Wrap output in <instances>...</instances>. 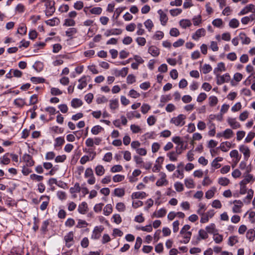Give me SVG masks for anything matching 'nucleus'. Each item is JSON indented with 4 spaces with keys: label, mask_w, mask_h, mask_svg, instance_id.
I'll list each match as a JSON object with an SVG mask.
<instances>
[{
    "label": "nucleus",
    "mask_w": 255,
    "mask_h": 255,
    "mask_svg": "<svg viewBox=\"0 0 255 255\" xmlns=\"http://www.w3.org/2000/svg\"><path fill=\"white\" fill-rule=\"evenodd\" d=\"M42 2L44 3L45 7V13L47 16L52 15L55 10L54 6L55 2L54 0H42Z\"/></svg>",
    "instance_id": "nucleus-1"
},
{
    "label": "nucleus",
    "mask_w": 255,
    "mask_h": 255,
    "mask_svg": "<svg viewBox=\"0 0 255 255\" xmlns=\"http://www.w3.org/2000/svg\"><path fill=\"white\" fill-rule=\"evenodd\" d=\"M186 117L183 114H180L177 117L171 119L170 123L176 127H182L185 124Z\"/></svg>",
    "instance_id": "nucleus-2"
},
{
    "label": "nucleus",
    "mask_w": 255,
    "mask_h": 255,
    "mask_svg": "<svg viewBox=\"0 0 255 255\" xmlns=\"http://www.w3.org/2000/svg\"><path fill=\"white\" fill-rule=\"evenodd\" d=\"M217 84L218 85H221L225 82H228L230 80V76L228 73H226L222 76H219L217 74Z\"/></svg>",
    "instance_id": "nucleus-3"
},
{
    "label": "nucleus",
    "mask_w": 255,
    "mask_h": 255,
    "mask_svg": "<svg viewBox=\"0 0 255 255\" xmlns=\"http://www.w3.org/2000/svg\"><path fill=\"white\" fill-rule=\"evenodd\" d=\"M249 12H252L253 13H255V5L253 4H250L247 5L246 7H245L239 13V15H245L249 13Z\"/></svg>",
    "instance_id": "nucleus-4"
},
{
    "label": "nucleus",
    "mask_w": 255,
    "mask_h": 255,
    "mask_svg": "<svg viewBox=\"0 0 255 255\" xmlns=\"http://www.w3.org/2000/svg\"><path fill=\"white\" fill-rule=\"evenodd\" d=\"M103 230L104 228L102 226L95 227L93 231L92 238L94 239H98L100 237L101 234L103 232Z\"/></svg>",
    "instance_id": "nucleus-5"
},
{
    "label": "nucleus",
    "mask_w": 255,
    "mask_h": 255,
    "mask_svg": "<svg viewBox=\"0 0 255 255\" xmlns=\"http://www.w3.org/2000/svg\"><path fill=\"white\" fill-rule=\"evenodd\" d=\"M159 175L160 177V178L157 181L156 183V186H162L164 184H167L168 181L166 179V174L164 172H160Z\"/></svg>",
    "instance_id": "nucleus-6"
},
{
    "label": "nucleus",
    "mask_w": 255,
    "mask_h": 255,
    "mask_svg": "<svg viewBox=\"0 0 255 255\" xmlns=\"http://www.w3.org/2000/svg\"><path fill=\"white\" fill-rule=\"evenodd\" d=\"M22 159L23 161L26 163L27 166H32L34 164V161L32 159V156L28 154L25 153L23 154Z\"/></svg>",
    "instance_id": "nucleus-7"
},
{
    "label": "nucleus",
    "mask_w": 255,
    "mask_h": 255,
    "mask_svg": "<svg viewBox=\"0 0 255 255\" xmlns=\"http://www.w3.org/2000/svg\"><path fill=\"white\" fill-rule=\"evenodd\" d=\"M206 34V30L204 28H202L198 29L195 33H194L192 38L195 40H197L199 38L204 36Z\"/></svg>",
    "instance_id": "nucleus-8"
},
{
    "label": "nucleus",
    "mask_w": 255,
    "mask_h": 255,
    "mask_svg": "<svg viewBox=\"0 0 255 255\" xmlns=\"http://www.w3.org/2000/svg\"><path fill=\"white\" fill-rule=\"evenodd\" d=\"M207 232L205 231L203 229H201L199 231V237L197 238V241L196 242H193V244L194 245H197L199 243V241L200 240V239H206L208 237V235L207 234Z\"/></svg>",
    "instance_id": "nucleus-9"
},
{
    "label": "nucleus",
    "mask_w": 255,
    "mask_h": 255,
    "mask_svg": "<svg viewBox=\"0 0 255 255\" xmlns=\"http://www.w3.org/2000/svg\"><path fill=\"white\" fill-rule=\"evenodd\" d=\"M73 237L74 235L73 232H70L65 238L66 246L68 248H70L72 245H73L74 243Z\"/></svg>",
    "instance_id": "nucleus-10"
},
{
    "label": "nucleus",
    "mask_w": 255,
    "mask_h": 255,
    "mask_svg": "<svg viewBox=\"0 0 255 255\" xmlns=\"http://www.w3.org/2000/svg\"><path fill=\"white\" fill-rule=\"evenodd\" d=\"M239 150L243 153L245 156V159L246 160H248L250 156V150L249 147L244 145H242L240 146Z\"/></svg>",
    "instance_id": "nucleus-11"
},
{
    "label": "nucleus",
    "mask_w": 255,
    "mask_h": 255,
    "mask_svg": "<svg viewBox=\"0 0 255 255\" xmlns=\"http://www.w3.org/2000/svg\"><path fill=\"white\" fill-rule=\"evenodd\" d=\"M233 203L235 204L233 208V211L234 213H240L241 210V208L243 206V203L241 200H236L234 201Z\"/></svg>",
    "instance_id": "nucleus-12"
},
{
    "label": "nucleus",
    "mask_w": 255,
    "mask_h": 255,
    "mask_svg": "<svg viewBox=\"0 0 255 255\" xmlns=\"http://www.w3.org/2000/svg\"><path fill=\"white\" fill-rule=\"evenodd\" d=\"M87 78L90 79V77L89 76H83L81 79L79 80V82L80 83L79 85L78 86V88L79 89L82 90L84 88L86 87L87 83Z\"/></svg>",
    "instance_id": "nucleus-13"
},
{
    "label": "nucleus",
    "mask_w": 255,
    "mask_h": 255,
    "mask_svg": "<svg viewBox=\"0 0 255 255\" xmlns=\"http://www.w3.org/2000/svg\"><path fill=\"white\" fill-rule=\"evenodd\" d=\"M77 32V29L75 28L72 27L68 28L65 31L66 36L68 37L67 41H68L70 39L73 38V36L75 35Z\"/></svg>",
    "instance_id": "nucleus-14"
},
{
    "label": "nucleus",
    "mask_w": 255,
    "mask_h": 255,
    "mask_svg": "<svg viewBox=\"0 0 255 255\" xmlns=\"http://www.w3.org/2000/svg\"><path fill=\"white\" fill-rule=\"evenodd\" d=\"M148 52L153 57H157L160 53L159 49L156 46L152 45L148 48Z\"/></svg>",
    "instance_id": "nucleus-15"
},
{
    "label": "nucleus",
    "mask_w": 255,
    "mask_h": 255,
    "mask_svg": "<svg viewBox=\"0 0 255 255\" xmlns=\"http://www.w3.org/2000/svg\"><path fill=\"white\" fill-rule=\"evenodd\" d=\"M157 12L160 15V20L161 21V24L162 25H165L168 21V17L167 15L164 13L161 9L158 10Z\"/></svg>",
    "instance_id": "nucleus-16"
},
{
    "label": "nucleus",
    "mask_w": 255,
    "mask_h": 255,
    "mask_svg": "<svg viewBox=\"0 0 255 255\" xmlns=\"http://www.w3.org/2000/svg\"><path fill=\"white\" fill-rule=\"evenodd\" d=\"M243 44H249L251 42V39L244 32H241L239 35Z\"/></svg>",
    "instance_id": "nucleus-17"
},
{
    "label": "nucleus",
    "mask_w": 255,
    "mask_h": 255,
    "mask_svg": "<svg viewBox=\"0 0 255 255\" xmlns=\"http://www.w3.org/2000/svg\"><path fill=\"white\" fill-rule=\"evenodd\" d=\"M122 32V30L121 29H112L107 30V31L105 33V35L106 36H109L111 35H119L121 34Z\"/></svg>",
    "instance_id": "nucleus-18"
},
{
    "label": "nucleus",
    "mask_w": 255,
    "mask_h": 255,
    "mask_svg": "<svg viewBox=\"0 0 255 255\" xmlns=\"http://www.w3.org/2000/svg\"><path fill=\"white\" fill-rule=\"evenodd\" d=\"M228 122L234 129L239 128L241 127L240 123L237 122L235 119L229 118L228 119Z\"/></svg>",
    "instance_id": "nucleus-19"
},
{
    "label": "nucleus",
    "mask_w": 255,
    "mask_h": 255,
    "mask_svg": "<svg viewBox=\"0 0 255 255\" xmlns=\"http://www.w3.org/2000/svg\"><path fill=\"white\" fill-rule=\"evenodd\" d=\"M230 155L234 159H236V162H239L241 158V155H240L237 150H233L230 152Z\"/></svg>",
    "instance_id": "nucleus-20"
},
{
    "label": "nucleus",
    "mask_w": 255,
    "mask_h": 255,
    "mask_svg": "<svg viewBox=\"0 0 255 255\" xmlns=\"http://www.w3.org/2000/svg\"><path fill=\"white\" fill-rule=\"evenodd\" d=\"M87 209L88 206L87 203L85 202H83L79 205L78 210L80 213L85 214L87 211Z\"/></svg>",
    "instance_id": "nucleus-21"
},
{
    "label": "nucleus",
    "mask_w": 255,
    "mask_h": 255,
    "mask_svg": "<svg viewBox=\"0 0 255 255\" xmlns=\"http://www.w3.org/2000/svg\"><path fill=\"white\" fill-rule=\"evenodd\" d=\"M180 235L183 238L184 240L181 241V243L187 244L188 243L191 238L192 233L191 232H187V233H184L183 234H180Z\"/></svg>",
    "instance_id": "nucleus-22"
},
{
    "label": "nucleus",
    "mask_w": 255,
    "mask_h": 255,
    "mask_svg": "<svg viewBox=\"0 0 255 255\" xmlns=\"http://www.w3.org/2000/svg\"><path fill=\"white\" fill-rule=\"evenodd\" d=\"M95 173L97 175L101 176L104 174L105 169L104 166L102 165H98L95 168Z\"/></svg>",
    "instance_id": "nucleus-23"
},
{
    "label": "nucleus",
    "mask_w": 255,
    "mask_h": 255,
    "mask_svg": "<svg viewBox=\"0 0 255 255\" xmlns=\"http://www.w3.org/2000/svg\"><path fill=\"white\" fill-rule=\"evenodd\" d=\"M10 161L8 153H5L0 158V163L4 165L8 164Z\"/></svg>",
    "instance_id": "nucleus-24"
},
{
    "label": "nucleus",
    "mask_w": 255,
    "mask_h": 255,
    "mask_svg": "<svg viewBox=\"0 0 255 255\" xmlns=\"http://www.w3.org/2000/svg\"><path fill=\"white\" fill-rule=\"evenodd\" d=\"M226 70V68L225 66V64L223 62H220L218 64L217 67L214 69V73L215 74H218V73L219 72L225 71Z\"/></svg>",
    "instance_id": "nucleus-25"
},
{
    "label": "nucleus",
    "mask_w": 255,
    "mask_h": 255,
    "mask_svg": "<svg viewBox=\"0 0 255 255\" xmlns=\"http://www.w3.org/2000/svg\"><path fill=\"white\" fill-rule=\"evenodd\" d=\"M231 146V143L228 141L223 142L221 143L220 148L224 152H227Z\"/></svg>",
    "instance_id": "nucleus-26"
},
{
    "label": "nucleus",
    "mask_w": 255,
    "mask_h": 255,
    "mask_svg": "<svg viewBox=\"0 0 255 255\" xmlns=\"http://www.w3.org/2000/svg\"><path fill=\"white\" fill-rule=\"evenodd\" d=\"M146 196V193L144 192H134L131 195L132 199H143Z\"/></svg>",
    "instance_id": "nucleus-27"
},
{
    "label": "nucleus",
    "mask_w": 255,
    "mask_h": 255,
    "mask_svg": "<svg viewBox=\"0 0 255 255\" xmlns=\"http://www.w3.org/2000/svg\"><path fill=\"white\" fill-rule=\"evenodd\" d=\"M83 104L82 100L79 99H74L71 101V105L75 108H78L81 106Z\"/></svg>",
    "instance_id": "nucleus-28"
},
{
    "label": "nucleus",
    "mask_w": 255,
    "mask_h": 255,
    "mask_svg": "<svg viewBox=\"0 0 255 255\" xmlns=\"http://www.w3.org/2000/svg\"><path fill=\"white\" fill-rule=\"evenodd\" d=\"M247 238L251 241L252 242L255 238V231L253 229L249 230L246 235Z\"/></svg>",
    "instance_id": "nucleus-29"
},
{
    "label": "nucleus",
    "mask_w": 255,
    "mask_h": 255,
    "mask_svg": "<svg viewBox=\"0 0 255 255\" xmlns=\"http://www.w3.org/2000/svg\"><path fill=\"white\" fill-rule=\"evenodd\" d=\"M180 25L183 28L190 27L191 25V21L188 19H182L179 22Z\"/></svg>",
    "instance_id": "nucleus-30"
},
{
    "label": "nucleus",
    "mask_w": 255,
    "mask_h": 255,
    "mask_svg": "<svg viewBox=\"0 0 255 255\" xmlns=\"http://www.w3.org/2000/svg\"><path fill=\"white\" fill-rule=\"evenodd\" d=\"M216 191L215 187H212L211 189L208 190L205 193V197L207 199L212 198L215 194Z\"/></svg>",
    "instance_id": "nucleus-31"
},
{
    "label": "nucleus",
    "mask_w": 255,
    "mask_h": 255,
    "mask_svg": "<svg viewBox=\"0 0 255 255\" xmlns=\"http://www.w3.org/2000/svg\"><path fill=\"white\" fill-rule=\"evenodd\" d=\"M104 214L109 216L113 211V207L111 204H107L104 208Z\"/></svg>",
    "instance_id": "nucleus-32"
},
{
    "label": "nucleus",
    "mask_w": 255,
    "mask_h": 255,
    "mask_svg": "<svg viewBox=\"0 0 255 255\" xmlns=\"http://www.w3.org/2000/svg\"><path fill=\"white\" fill-rule=\"evenodd\" d=\"M110 107L111 110H114L118 108L119 101L118 99L110 100Z\"/></svg>",
    "instance_id": "nucleus-33"
},
{
    "label": "nucleus",
    "mask_w": 255,
    "mask_h": 255,
    "mask_svg": "<svg viewBox=\"0 0 255 255\" xmlns=\"http://www.w3.org/2000/svg\"><path fill=\"white\" fill-rule=\"evenodd\" d=\"M218 183L222 186H227L230 183V180L226 177H221L218 179Z\"/></svg>",
    "instance_id": "nucleus-34"
},
{
    "label": "nucleus",
    "mask_w": 255,
    "mask_h": 255,
    "mask_svg": "<svg viewBox=\"0 0 255 255\" xmlns=\"http://www.w3.org/2000/svg\"><path fill=\"white\" fill-rule=\"evenodd\" d=\"M128 68L124 67L121 70L118 71L116 72V76H121L123 77H125L128 73Z\"/></svg>",
    "instance_id": "nucleus-35"
},
{
    "label": "nucleus",
    "mask_w": 255,
    "mask_h": 255,
    "mask_svg": "<svg viewBox=\"0 0 255 255\" xmlns=\"http://www.w3.org/2000/svg\"><path fill=\"white\" fill-rule=\"evenodd\" d=\"M218 100L216 96H212L209 98V104L211 107L216 106L218 103Z\"/></svg>",
    "instance_id": "nucleus-36"
},
{
    "label": "nucleus",
    "mask_w": 255,
    "mask_h": 255,
    "mask_svg": "<svg viewBox=\"0 0 255 255\" xmlns=\"http://www.w3.org/2000/svg\"><path fill=\"white\" fill-rule=\"evenodd\" d=\"M254 195V191L252 189H250L249 190L248 192V195L244 199V202L247 203H250V201L253 197Z\"/></svg>",
    "instance_id": "nucleus-37"
},
{
    "label": "nucleus",
    "mask_w": 255,
    "mask_h": 255,
    "mask_svg": "<svg viewBox=\"0 0 255 255\" xmlns=\"http://www.w3.org/2000/svg\"><path fill=\"white\" fill-rule=\"evenodd\" d=\"M223 133H224V137L226 139H229V138H231L234 134L233 131H232V130H231L230 128L226 129L223 132Z\"/></svg>",
    "instance_id": "nucleus-38"
},
{
    "label": "nucleus",
    "mask_w": 255,
    "mask_h": 255,
    "mask_svg": "<svg viewBox=\"0 0 255 255\" xmlns=\"http://www.w3.org/2000/svg\"><path fill=\"white\" fill-rule=\"evenodd\" d=\"M30 178L33 181L40 182L43 180L44 177L36 174H32L30 175Z\"/></svg>",
    "instance_id": "nucleus-39"
},
{
    "label": "nucleus",
    "mask_w": 255,
    "mask_h": 255,
    "mask_svg": "<svg viewBox=\"0 0 255 255\" xmlns=\"http://www.w3.org/2000/svg\"><path fill=\"white\" fill-rule=\"evenodd\" d=\"M229 25L230 27L235 28L239 26V21L236 18H233L230 21Z\"/></svg>",
    "instance_id": "nucleus-40"
},
{
    "label": "nucleus",
    "mask_w": 255,
    "mask_h": 255,
    "mask_svg": "<svg viewBox=\"0 0 255 255\" xmlns=\"http://www.w3.org/2000/svg\"><path fill=\"white\" fill-rule=\"evenodd\" d=\"M103 129V128L100 126H95L94 127H93L91 129V132L94 135H97L99 133H100Z\"/></svg>",
    "instance_id": "nucleus-41"
},
{
    "label": "nucleus",
    "mask_w": 255,
    "mask_h": 255,
    "mask_svg": "<svg viewBox=\"0 0 255 255\" xmlns=\"http://www.w3.org/2000/svg\"><path fill=\"white\" fill-rule=\"evenodd\" d=\"M14 104L17 107H22L25 104V102L24 99L17 98L14 101Z\"/></svg>",
    "instance_id": "nucleus-42"
},
{
    "label": "nucleus",
    "mask_w": 255,
    "mask_h": 255,
    "mask_svg": "<svg viewBox=\"0 0 255 255\" xmlns=\"http://www.w3.org/2000/svg\"><path fill=\"white\" fill-rule=\"evenodd\" d=\"M185 185L188 188H193L194 187V184L193 179H185Z\"/></svg>",
    "instance_id": "nucleus-43"
},
{
    "label": "nucleus",
    "mask_w": 255,
    "mask_h": 255,
    "mask_svg": "<svg viewBox=\"0 0 255 255\" xmlns=\"http://www.w3.org/2000/svg\"><path fill=\"white\" fill-rule=\"evenodd\" d=\"M31 81L34 84L43 83L45 80L42 78L32 77L30 78Z\"/></svg>",
    "instance_id": "nucleus-44"
},
{
    "label": "nucleus",
    "mask_w": 255,
    "mask_h": 255,
    "mask_svg": "<svg viewBox=\"0 0 255 255\" xmlns=\"http://www.w3.org/2000/svg\"><path fill=\"white\" fill-rule=\"evenodd\" d=\"M90 11L92 14L99 15L102 13V8L100 7H95L91 9Z\"/></svg>",
    "instance_id": "nucleus-45"
},
{
    "label": "nucleus",
    "mask_w": 255,
    "mask_h": 255,
    "mask_svg": "<svg viewBox=\"0 0 255 255\" xmlns=\"http://www.w3.org/2000/svg\"><path fill=\"white\" fill-rule=\"evenodd\" d=\"M49 220H46L43 222L41 227V230L42 231V232L45 233L47 231V227L49 225Z\"/></svg>",
    "instance_id": "nucleus-46"
},
{
    "label": "nucleus",
    "mask_w": 255,
    "mask_h": 255,
    "mask_svg": "<svg viewBox=\"0 0 255 255\" xmlns=\"http://www.w3.org/2000/svg\"><path fill=\"white\" fill-rule=\"evenodd\" d=\"M115 195L118 197H122L125 195V190L122 188H116L114 190Z\"/></svg>",
    "instance_id": "nucleus-47"
},
{
    "label": "nucleus",
    "mask_w": 255,
    "mask_h": 255,
    "mask_svg": "<svg viewBox=\"0 0 255 255\" xmlns=\"http://www.w3.org/2000/svg\"><path fill=\"white\" fill-rule=\"evenodd\" d=\"M27 28L23 24L20 25L18 28L17 32L21 35H24L26 33Z\"/></svg>",
    "instance_id": "nucleus-48"
},
{
    "label": "nucleus",
    "mask_w": 255,
    "mask_h": 255,
    "mask_svg": "<svg viewBox=\"0 0 255 255\" xmlns=\"http://www.w3.org/2000/svg\"><path fill=\"white\" fill-rule=\"evenodd\" d=\"M55 141L54 146L55 147L61 146L64 143V138L62 137H57Z\"/></svg>",
    "instance_id": "nucleus-49"
},
{
    "label": "nucleus",
    "mask_w": 255,
    "mask_h": 255,
    "mask_svg": "<svg viewBox=\"0 0 255 255\" xmlns=\"http://www.w3.org/2000/svg\"><path fill=\"white\" fill-rule=\"evenodd\" d=\"M38 102V96L34 94L31 96L28 105L36 104Z\"/></svg>",
    "instance_id": "nucleus-50"
},
{
    "label": "nucleus",
    "mask_w": 255,
    "mask_h": 255,
    "mask_svg": "<svg viewBox=\"0 0 255 255\" xmlns=\"http://www.w3.org/2000/svg\"><path fill=\"white\" fill-rule=\"evenodd\" d=\"M117 210L119 212H124L126 210V206L122 202L118 203L116 207Z\"/></svg>",
    "instance_id": "nucleus-51"
},
{
    "label": "nucleus",
    "mask_w": 255,
    "mask_h": 255,
    "mask_svg": "<svg viewBox=\"0 0 255 255\" xmlns=\"http://www.w3.org/2000/svg\"><path fill=\"white\" fill-rule=\"evenodd\" d=\"M124 179L125 176L120 174H117L115 175L113 178V180L114 182H119L122 181L124 180Z\"/></svg>",
    "instance_id": "nucleus-52"
},
{
    "label": "nucleus",
    "mask_w": 255,
    "mask_h": 255,
    "mask_svg": "<svg viewBox=\"0 0 255 255\" xmlns=\"http://www.w3.org/2000/svg\"><path fill=\"white\" fill-rule=\"evenodd\" d=\"M128 96L132 98L135 99L138 98L140 96V95L135 90L132 89L129 91Z\"/></svg>",
    "instance_id": "nucleus-53"
},
{
    "label": "nucleus",
    "mask_w": 255,
    "mask_h": 255,
    "mask_svg": "<svg viewBox=\"0 0 255 255\" xmlns=\"http://www.w3.org/2000/svg\"><path fill=\"white\" fill-rule=\"evenodd\" d=\"M123 167L121 165H116L113 166L111 169V171L113 173L120 172L122 171Z\"/></svg>",
    "instance_id": "nucleus-54"
},
{
    "label": "nucleus",
    "mask_w": 255,
    "mask_h": 255,
    "mask_svg": "<svg viewBox=\"0 0 255 255\" xmlns=\"http://www.w3.org/2000/svg\"><path fill=\"white\" fill-rule=\"evenodd\" d=\"M177 155L174 151H172L167 153V156L169 157L170 161H175L177 160Z\"/></svg>",
    "instance_id": "nucleus-55"
},
{
    "label": "nucleus",
    "mask_w": 255,
    "mask_h": 255,
    "mask_svg": "<svg viewBox=\"0 0 255 255\" xmlns=\"http://www.w3.org/2000/svg\"><path fill=\"white\" fill-rule=\"evenodd\" d=\"M144 24L145 27L148 29L149 31L151 30V29L153 26V22L150 19H147V20H146L144 22Z\"/></svg>",
    "instance_id": "nucleus-56"
},
{
    "label": "nucleus",
    "mask_w": 255,
    "mask_h": 255,
    "mask_svg": "<svg viewBox=\"0 0 255 255\" xmlns=\"http://www.w3.org/2000/svg\"><path fill=\"white\" fill-rule=\"evenodd\" d=\"M223 20L221 18H217L212 21V24L214 26L220 27L223 24Z\"/></svg>",
    "instance_id": "nucleus-57"
},
{
    "label": "nucleus",
    "mask_w": 255,
    "mask_h": 255,
    "mask_svg": "<svg viewBox=\"0 0 255 255\" xmlns=\"http://www.w3.org/2000/svg\"><path fill=\"white\" fill-rule=\"evenodd\" d=\"M174 187L177 192H181L184 190L183 184L179 182H176L175 183Z\"/></svg>",
    "instance_id": "nucleus-58"
},
{
    "label": "nucleus",
    "mask_w": 255,
    "mask_h": 255,
    "mask_svg": "<svg viewBox=\"0 0 255 255\" xmlns=\"http://www.w3.org/2000/svg\"><path fill=\"white\" fill-rule=\"evenodd\" d=\"M169 12L172 16H175L181 13L182 9L180 8L172 9L170 10Z\"/></svg>",
    "instance_id": "nucleus-59"
},
{
    "label": "nucleus",
    "mask_w": 255,
    "mask_h": 255,
    "mask_svg": "<svg viewBox=\"0 0 255 255\" xmlns=\"http://www.w3.org/2000/svg\"><path fill=\"white\" fill-rule=\"evenodd\" d=\"M59 19L55 18L52 19H49L46 21L47 25L50 26H54L58 23Z\"/></svg>",
    "instance_id": "nucleus-60"
},
{
    "label": "nucleus",
    "mask_w": 255,
    "mask_h": 255,
    "mask_svg": "<svg viewBox=\"0 0 255 255\" xmlns=\"http://www.w3.org/2000/svg\"><path fill=\"white\" fill-rule=\"evenodd\" d=\"M130 129L132 132L134 133H138L141 130L140 128L135 125H131L130 126Z\"/></svg>",
    "instance_id": "nucleus-61"
},
{
    "label": "nucleus",
    "mask_w": 255,
    "mask_h": 255,
    "mask_svg": "<svg viewBox=\"0 0 255 255\" xmlns=\"http://www.w3.org/2000/svg\"><path fill=\"white\" fill-rule=\"evenodd\" d=\"M206 229L208 233L214 234L215 231V225L214 224H212L210 226H207Z\"/></svg>",
    "instance_id": "nucleus-62"
},
{
    "label": "nucleus",
    "mask_w": 255,
    "mask_h": 255,
    "mask_svg": "<svg viewBox=\"0 0 255 255\" xmlns=\"http://www.w3.org/2000/svg\"><path fill=\"white\" fill-rule=\"evenodd\" d=\"M135 82V77L132 74H129L127 78V82L128 84H132Z\"/></svg>",
    "instance_id": "nucleus-63"
},
{
    "label": "nucleus",
    "mask_w": 255,
    "mask_h": 255,
    "mask_svg": "<svg viewBox=\"0 0 255 255\" xmlns=\"http://www.w3.org/2000/svg\"><path fill=\"white\" fill-rule=\"evenodd\" d=\"M166 210L164 208H161L157 211V218H161L165 216Z\"/></svg>",
    "instance_id": "nucleus-64"
}]
</instances>
